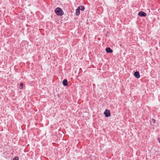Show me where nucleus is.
<instances>
[{"mask_svg": "<svg viewBox=\"0 0 160 160\" xmlns=\"http://www.w3.org/2000/svg\"><path fill=\"white\" fill-rule=\"evenodd\" d=\"M54 12L58 16H62L64 14V12L62 9L59 7L56 8Z\"/></svg>", "mask_w": 160, "mask_h": 160, "instance_id": "nucleus-1", "label": "nucleus"}, {"mask_svg": "<svg viewBox=\"0 0 160 160\" xmlns=\"http://www.w3.org/2000/svg\"><path fill=\"white\" fill-rule=\"evenodd\" d=\"M104 114L105 115V117H108L111 116V113L110 111L106 109L105 110L104 112Z\"/></svg>", "mask_w": 160, "mask_h": 160, "instance_id": "nucleus-2", "label": "nucleus"}, {"mask_svg": "<svg viewBox=\"0 0 160 160\" xmlns=\"http://www.w3.org/2000/svg\"><path fill=\"white\" fill-rule=\"evenodd\" d=\"M147 15L146 13L142 11L139 12L138 13V15L141 17H146Z\"/></svg>", "mask_w": 160, "mask_h": 160, "instance_id": "nucleus-3", "label": "nucleus"}, {"mask_svg": "<svg viewBox=\"0 0 160 160\" xmlns=\"http://www.w3.org/2000/svg\"><path fill=\"white\" fill-rule=\"evenodd\" d=\"M134 76L135 77L137 78H140V76L138 71H136L134 73Z\"/></svg>", "mask_w": 160, "mask_h": 160, "instance_id": "nucleus-4", "label": "nucleus"}, {"mask_svg": "<svg viewBox=\"0 0 160 160\" xmlns=\"http://www.w3.org/2000/svg\"><path fill=\"white\" fill-rule=\"evenodd\" d=\"M62 84L64 86H66L68 85V80L66 79H64L62 81Z\"/></svg>", "mask_w": 160, "mask_h": 160, "instance_id": "nucleus-5", "label": "nucleus"}, {"mask_svg": "<svg viewBox=\"0 0 160 160\" xmlns=\"http://www.w3.org/2000/svg\"><path fill=\"white\" fill-rule=\"evenodd\" d=\"M106 52L107 53H112L113 51L110 48H107L106 49Z\"/></svg>", "mask_w": 160, "mask_h": 160, "instance_id": "nucleus-6", "label": "nucleus"}, {"mask_svg": "<svg viewBox=\"0 0 160 160\" xmlns=\"http://www.w3.org/2000/svg\"><path fill=\"white\" fill-rule=\"evenodd\" d=\"M79 8V10H80L81 11H84L85 9V8L83 6L81 5L79 6L78 8Z\"/></svg>", "mask_w": 160, "mask_h": 160, "instance_id": "nucleus-7", "label": "nucleus"}, {"mask_svg": "<svg viewBox=\"0 0 160 160\" xmlns=\"http://www.w3.org/2000/svg\"><path fill=\"white\" fill-rule=\"evenodd\" d=\"M80 10L78 8L76 10V13L77 16H78L80 14Z\"/></svg>", "mask_w": 160, "mask_h": 160, "instance_id": "nucleus-8", "label": "nucleus"}, {"mask_svg": "<svg viewBox=\"0 0 160 160\" xmlns=\"http://www.w3.org/2000/svg\"><path fill=\"white\" fill-rule=\"evenodd\" d=\"M23 86V84L22 83H21L20 84V86H21V88H20V89H22Z\"/></svg>", "mask_w": 160, "mask_h": 160, "instance_id": "nucleus-9", "label": "nucleus"}, {"mask_svg": "<svg viewBox=\"0 0 160 160\" xmlns=\"http://www.w3.org/2000/svg\"><path fill=\"white\" fill-rule=\"evenodd\" d=\"M19 158L18 157H15L13 159V160H18Z\"/></svg>", "mask_w": 160, "mask_h": 160, "instance_id": "nucleus-10", "label": "nucleus"}, {"mask_svg": "<svg viewBox=\"0 0 160 160\" xmlns=\"http://www.w3.org/2000/svg\"><path fill=\"white\" fill-rule=\"evenodd\" d=\"M152 122L153 123L155 124L156 123V120L154 119H152Z\"/></svg>", "mask_w": 160, "mask_h": 160, "instance_id": "nucleus-11", "label": "nucleus"}, {"mask_svg": "<svg viewBox=\"0 0 160 160\" xmlns=\"http://www.w3.org/2000/svg\"><path fill=\"white\" fill-rule=\"evenodd\" d=\"M158 140L159 142V143H160V138H158Z\"/></svg>", "mask_w": 160, "mask_h": 160, "instance_id": "nucleus-12", "label": "nucleus"}]
</instances>
